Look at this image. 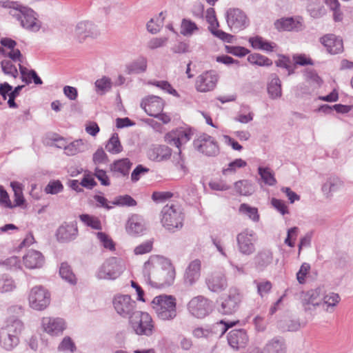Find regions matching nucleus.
<instances>
[{
    "instance_id": "f257e3e1",
    "label": "nucleus",
    "mask_w": 353,
    "mask_h": 353,
    "mask_svg": "<svg viewBox=\"0 0 353 353\" xmlns=\"http://www.w3.org/2000/svg\"><path fill=\"white\" fill-rule=\"evenodd\" d=\"M144 281L155 288H163L173 284L175 269L170 261L163 256H151L144 263Z\"/></svg>"
},
{
    "instance_id": "f03ea898",
    "label": "nucleus",
    "mask_w": 353,
    "mask_h": 353,
    "mask_svg": "<svg viewBox=\"0 0 353 353\" xmlns=\"http://www.w3.org/2000/svg\"><path fill=\"white\" fill-rule=\"evenodd\" d=\"M25 329L23 322L16 316L6 319L0 327V347L11 352L20 343V336Z\"/></svg>"
},
{
    "instance_id": "7ed1b4c3",
    "label": "nucleus",
    "mask_w": 353,
    "mask_h": 353,
    "mask_svg": "<svg viewBox=\"0 0 353 353\" xmlns=\"http://www.w3.org/2000/svg\"><path fill=\"white\" fill-rule=\"evenodd\" d=\"M184 214L180 205L176 203L166 204L161 212V222L168 231L174 232L182 228Z\"/></svg>"
},
{
    "instance_id": "20e7f679",
    "label": "nucleus",
    "mask_w": 353,
    "mask_h": 353,
    "mask_svg": "<svg viewBox=\"0 0 353 353\" xmlns=\"http://www.w3.org/2000/svg\"><path fill=\"white\" fill-rule=\"evenodd\" d=\"M14 5L10 6V13L21 23V26L30 32H38L41 27V22L38 19V14L31 8L23 6L18 2L14 1Z\"/></svg>"
},
{
    "instance_id": "39448f33",
    "label": "nucleus",
    "mask_w": 353,
    "mask_h": 353,
    "mask_svg": "<svg viewBox=\"0 0 353 353\" xmlns=\"http://www.w3.org/2000/svg\"><path fill=\"white\" fill-rule=\"evenodd\" d=\"M152 307L157 316L163 321H170L176 316V299L171 295L161 294L154 298Z\"/></svg>"
},
{
    "instance_id": "423d86ee",
    "label": "nucleus",
    "mask_w": 353,
    "mask_h": 353,
    "mask_svg": "<svg viewBox=\"0 0 353 353\" xmlns=\"http://www.w3.org/2000/svg\"><path fill=\"white\" fill-rule=\"evenodd\" d=\"M125 263L121 258L110 257L97 270L95 276L99 280H115L124 271Z\"/></svg>"
},
{
    "instance_id": "0eeeda50",
    "label": "nucleus",
    "mask_w": 353,
    "mask_h": 353,
    "mask_svg": "<svg viewBox=\"0 0 353 353\" xmlns=\"http://www.w3.org/2000/svg\"><path fill=\"white\" fill-rule=\"evenodd\" d=\"M235 322L227 323L223 320L205 327H197L192 330V335L196 339H205L211 341L221 337Z\"/></svg>"
},
{
    "instance_id": "6e6552de",
    "label": "nucleus",
    "mask_w": 353,
    "mask_h": 353,
    "mask_svg": "<svg viewBox=\"0 0 353 353\" xmlns=\"http://www.w3.org/2000/svg\"><path fill=\"white\" fill-rule=\"evenodd\" d=\"M192 137V134L189 130L179 128L167 133L165 136V141L167 143L175 146L179 149V161L176 163L177 167L181 170L185 171L183 160L181 157V147L188 143Z\"/></svg>"
},
{
    "instance_id": "1a4fd4ad",
    "label": "nucleus",
    "mask_w": 353,
    "mask_h": 353,
    "mask_svg": "<svg viewBox=\"0 0 353 353\" xmlns=\"http://www.w3.org/2000/svg\"><path fill=\"white\" fill-rule=\"evenodd\" d=\"M28 300L31 309L43 311L50 303V293L44 287L36 285L30 290Z\"/></svg>"
},
{
    "instance_id": "9d476101",
    "label": "nucleus",
    "mask_w": 353,
    "mask_h": 353,
    "mask_svg": "<svg viewBox=\"0 0 353 353\" xmlns=\"http://www.w3.org/2000/svg\"><path fill=\"white\" fill-rule=\"evenodd\" d=\"M112 305L116 312L122 318L129 320L139 310L137 303L128 294H117L113 297Z\"/></svg>"
},
{
    "instance_id": "9b49d317",
    "label": "nucleus",
    "mask_w": 353,
    "mask_h": 353,
    "mask_svg": "<svg viewBox=\"0 0 353 353\" xmlns=\"http://www.w3.org/2000/svg\"><path fill=\"white\" fill-rule=\"evenodd\" d=\"M130 324L134 332L138 335L151 336L154 325L152 317L147 312L138 311L129 320Z\"/></svg>"
},
{
    "instance_id": "f8f14e48",
    "label": "nucleus",
    "mask_w": 353,
    "mask_h": 353,
    "mask_svg": "<svg viewBox=\"0 0 353 353\" xmlns=\"http://www.w3.org/2000/svg\"><path fill=\"white\" fill-rule=\"evenodd\" d=\"M187 309L192 316L203 319L212 312L213 305L211 301L200 295L193 297L188 302Z\"/></svg>"
},
{
    "instance_id": "ddd939ff",
    "label": "nucleus",
    "mask_w": 353,
    "mask_h": 353,
    "mask_svg": "<svg viewBox=\"0 0 353 353\" xmlns=\"http://www.w3.org/2000/svg\"><path fill=\"white\" fill-rule=\"evenodd\" d=\"M228 26L233 32H239L249 25L248 18L244 11L236 8H230L225 12Z\"/></svg>"
},
{
    "instance_id": "4468645a",
    "label": "nucleus",
    "mask_w": 353,
    "mask_h": 353,
    "mask_svg": "<svg viewBox=\"0 0 353 353\" xmlns=\"http://www.w3.org/2000/svg\"><path fill=\"white\" fill-rule=\"evenodd\" d=\"M194 148L207 157H216L220 149L215 139L207 134H202L194 141Z\"/></svg>"
},
{
    "instance_id": "2eb2a0df",
    "label": "nucleus",
    "mask_w": 353,
    "mask_h": 353,
    "mask_svg": "<svg viewBox=\"0 0 353 353\" xmlns=\"http://www.w3.org/2000/svg\"><path fill=\"white\" fill-rule=\"evenodd\" d=\"M256 241V234L252 230L245 229L238 234L236 236V242L239 252L246 256L254 253Z\"/></svg>"
},
{
    "instance_id": "dca6fc26",
    "label": "nucleus",
    "mask_w": 353,
    "mask_h": 353,
    "mask_svg": "<svg viewBox=\"0 0 353 353\" xmlns=\"http://www.w3.org/2000/svg\"><path fill=\"white\" fill-rule=\"evenodd\" d=\"M219 74L214 70L205 71L199 74L194 83L195 89L199 92H208L214 90L219 81Z\"/></svg>"
},
{
    "instance_id": "f3484780",
    "label": "nucleus",
    "mask_w": 353,
    "mask_h": 353,
    "mask_svg": "<svg viewBox=\"0 0 353 353\" xmlns=\"http://www.w3.org/2000/svg\"><path fill=\"white\" fill-rule=\"evenodd\" d=\"M241 299L242 295L239 290L230 289L228 295L222 301L219 312L225 315L234 314L238 310Z\"/></svg>"
},
{
    "instance_id": "a211bd4d",
    "label": "nucleus",
    "mask_w": 353,
    "mask_h": 353,
    "mask_svg": "<svg viewBox=\"0 0 353 353\" xmlns=\"http://www.w3.org/2000/svg\"><path fill=\"white\" fill-rule=\"evenodd\" d=\"M125 229L129 236L138 237L145 234L148 227L143 216L139 214H132L128 219Z\"/></svg>"
},
{
    "instance_id": "6ab92c4d",
    "label": "nucleus",
    "mask_w": 353,
    "mask_h": 353,
    "mask_svg": "<svg viewBox=\"0 0 353 353\" xmlns=\"http://www.w3.org/2000/svg\"><path fill=\"white\" fill-rule=\"evenodd\" d=\"M301 302L304 310L306 312H312L316 307L321 306L323 299V292L319 288L303 292L301 294Z\"/></svg>"
},
{
    "instance_id": "aec40b11",
    "label": "nucleus",
    "mask_w": 353,
    "mask_h": 353,
    "mask_svg": "<svg viewBox=\"0 0 353 353\" xmlns=\"http://www.w3.org/2000/svg\"><path fill=\"white\" fill-rule=\"evenodd\" d=\"M41 325L43 330L51 336L61 334L66 327L64 319L59 317L44 316Z\"/></svg>"
},
{
    "instance_id": "412c9836",
    "label": "nucleus",
    "mask_w": 353,
    "mask_h": 353,
    "mask_svg": "<svg viewBox=\"0 0 353 353\" xmlns=\"http://www.w3.org/2000/svg\"><path fill=\"white\" fill-rule=\"evenodd\" d=\"M74 34L77 39L79 42H82L88 37H97L99 34V32L92 21H81L77 23Z\"/></svg>"
},
{
    "instance_id": "4be33fe9",
    "label": "nucleus",
    "mask_w": 353,
    "mask_h": 353,
    "mask_svg": "<svg viewBox=\"0 0 353 353\" xmlns=\"http://www.w3.org/2000/svg\"><path fill=\"white\" fill-rule=\"evenodd\" d=\"M141 107L149 116H157L159 113L162 112L164 102L159 97L151 95L142 100Z\"/></svg>"
},
{
    "instance_id": "5701e85b",
    "label": "nucleus",
    "mask_w": 353,
    "mask_h": 353,
    "mask_svg": "<svg viewBox=\"0 0 353 353\" xmlns=\"http://www.w3.org/2000/svg\"><path fill=\"white\" fill-rule=\"evenodd\" d=\"M248 341L247 332L243 329L232 330L228 334V344L234 350L244 348Z\"/></svg>"
},
{
    "instance_id": "b1692460",
    "label": "nucleus",
    "mask_w": 353,
    "mask_h": 353,
    "mask_svg": "<svg viewBox=\"0 0 353 353\" xmlns=\"http://www.w3.org/2000/svg\"><path fill=\"white\" fill-rule=\"evenodd\" d=\"M201 276V261L195 259L190 263L184 273V283L192 286L199 280Z\"/></svg>"
},
{
    "instance_id": "393cba45",
    "label": "nucleus",
    "mask_w": 353,
    "mask_h": 353,
    "mask_svg": "<svg viewBox=\"0 0 353 353\" xmlns=\"http://www.w3.org/2000/svg\"><path fill=\"white\" fill-rule=\"evenodd\" d=\"M77 234V227L74 223H65L59 226L56 232L57 240L63 243L74 240Z\"/></svg>"
},
{
    "instance_id": "a878e982",
    "label": "nucleus",
    "mask_w": 353,
    "mask_h": 353,
    "mask_svg": "<svg viewBox=\"0 0 353 353\" xmlns=\"http://www.w3.org/2000/svg\"><path fill=\"white\" fill-rule=\"evenodd\" d=\"M208 288L214 292L223 291L228 286L227 280L222 273H213L206 279Z\"/></svg>"
},
{
    "instance_id": "bb28decb",
    "label": "nucleus",
    "mask_w": 353,
    "mask_h": 353,
    "mask_svg": "<svg viewBox=\"0 0 353 353\" xmlns=\"http://www.w3.org/2000/svg\"><path fill=\"white\" fill-rule=\"evenodd\" d=\"M172 150L166 145H158L151 147L148 152V157L153 161H163L170 159Z\"/></svg>"
},
{
    "instance_id": "cd10ccee",
    "label": "nucleus",
    "mask_w": 353,
    "mask_h": 353,
    "mask_svg": "<svg viewBox=\"0 0 353 353\" xmlns=\"http://www.w3.org/2000/svg\"><path fill=\"white\" fill-rule=\"evenodd\" d=\"M273 261V253L270 250H262L254 257V268L257 271L265 270Z\"/></svg>"
},
{
    "instance_id": "c85d7f7f",
    "label": "nucleus",
    "mask_w": 353,
    "mask_h": 353,
    "mask_svg": "<svg viewBox=\"0 0 353 353\" xmlns=\"http://www.w3.org/2000/svg\"><path fill=\"white\" fill-rule=\"evenodd\" d=\"M25 266L28 269L40 268L44 264L45 259L43 254L37 250H29L23 257Z\"/></svg>"
},
{
    "instance_id": "c756f323",
    "label": "nucleus",
    "mask_w": 353,
    "mask_h": 353,
    "mask_svg": "<svg viewBox=\"0 0 353 353\" xmlns=\"http://www.w3.org/2000/svg\"><path fill=\"white\" fill-rule=\"evenodd\" d=\"M321 42L330 54H336L343 51L342 40L334 34H327L323 37L321 39Z\"/></svg>"
},
{
    "instance_id": "7c9ffc66",
    "label": "nucleus",
    "mask_w": 353,
    "mask_h": 353,
    "mask_svg": "<svg viewBox=\"0 0 353 353\" xmlns=\"http://www.w3.org/2000/svg\"><path fill=\"white\" fill-rule=\"evenodd\" d=\"M132 163L127 159H121L114 161L110 165V170L116 177L128 176Z\"/></svg>"
},
{
    "instance_id": "2f4dec72",
    "label": "nucleus",
    "mask_w": 353,
    "mask_h": 353,
    "mask_svg": "<svg viewBox=\"0 0 353 353\" xmlns=\"http://www.w3.org/2000/svg\"><path fill=\"white\" fill-rule=\"evenodd\" d=\"M248 41L254 49L266 52H273L276 47L274 43L268 41L260 36L251 37Z\"/></svg>"
},
{
    "instance_id": "473e14b6",
    "label": "nucleus",
    "mask_w": 353,
    "mask_h": 353,
    "mask_svg": "<svg viewBox=\"0 0 353 353\" xmlns=\"http://www.w3.org/2000/svg\"><path fill=\"white\" fill-rule=\"evenodd\" d=\"M274 27L279 31L298 30L301 24L292 17L281 18L274 22Z\"/></svg>"
},
{
    "instance_id": "72a5a7b5",
    "label": "nucleus",
    "mask_w": 353,
    "mask_h": 353,
    "mask_svg": "<svg viewBox=\"0 0 353 353\" xmlns=\"http://www.w3.org/2000/svg\"><path fill=\"white\" fill-rule=\"evenodd\" d=\"M261 353H285V346L283 339L274 337L268 341Z\"/></svg>"
},
{
    "instance_id": "f704fd0d",
    "label": "nucleus",
    "mask_w": 353,
    "mask_h": 353,
    "mask_svg": "<svg viewBox=\"0 0 353 353\" xmlns=\"http://www.w3.org/2000/svg\"><path fill=\"white\" fill-rule=\"evenodd\" d=\"M343 181L337 176H330L322 185V191L330 196L333 192L339 191L343 188Z\"/></svg>"
},
{
    "instance_id": "c9c22d12",
    "label": "nucleus",
    "mask_w": 353,
    "mask_h": 353,
    "mask_svg": "<svg viewBox=\"0 0 353 353\" xmlns=\"http://www.w3.org/2000/svg\"><path fill=\"white\" fill-rule=\"evenodd\" d=\"M87 150L86 142L83 139H77L70 143H68L65 148V154L73 156L78 153H81Z\"/></svg>"
},
{
    "instance_id": "e433bc0d",
    "label": "nucleus",
    "mask_w": 353,
    "mask_h": 353,
    "mask_svg": "<svg viewBox=\"0 0 353 353\" xmlns=\"http://www.w3.org/2000/svg\"><path fill=\"white\" fill-rule=\"evenodd\" d=\"M147 66L148 62L146 58L140 57L128 65V73L131 74L144 72L147 69Z\"/></svg>"
},
{
    "instance_id": "4c0bfd02",
    "label": "nucleus",
    "mask_w": 353,
    "mask_h": 353,
    "mask_svg": "<svg viewBox=\"0 0 353 353\" xmlns=\"http://www.w3.org/2000/svg\"><path fill=\"white\" fill-rule=\"evenodd\" d=\"M268 92L272 99L280 98L282 95L281 84L279 78L274 76L268 85Z\"/></svg>"
},
{
    "instance_id": "58836bf2",
    "label": "nucleus",
    "mask_w": 353,
    "mask_h": 353,
    "mask_svg": "<svg viewBox=\"0 0 353 353\" xmlns=\"http://www.w3.org/2000/svg\"><path fill=\"white\" fill-rule=\"evenodd\" d=\"M340 296L338 294L332 292L327 295L323 294V299L321 302V307L326 312H332L334 307L339 303Z\"/></svg>"
},
{
    "instance_id": "ea45409f",
    "label": "nucleus",
    "mask_w": 353,
    "mask_h": 353,
    "mask_svg": "<svg viewBox=\"0 0 353 353\" xmlns=\"http://www.w3.org/2000/svg\"><path fill=\"white\" fill-rule=\"evenodd\" d=\"M240 214L246 216L249 219L254 223H257L260 220V215L258 209L252 207L247 203H241L239 208Z\"/></svg>"
},
{
    "instance_id": "a19ab883",
    "label": "nucleus",
    "mask_w": 353,
    "mask_h": 353,
    "mask_svg": "<svg viewBox=\"0 0 353 353\" xmlns=\"http://www.w3.org/2000/svg\"><path fill=\"white\" fill-rule=\"evenodd\" d=\"M14 279L6 274H0V293L5 294L14 291L16 289Z\"/></svg>"
},
{
    "instance_id": "79ce46f5",
    "label": "nucleus",
    "mask_w": 353,
    "mask_h": 353,
    "mask_svg": "<svg viewBox=\"0 0 353 353\" xmlns=\"http://www.w3.org/2000/svg\"><path fill=\"white\" fill-rule=\"evenodd\" d=\"M258 173L265 184L273 186L276 183L274 172L269 168L259 167Z\"/></svg>"
},
{
    "instance_id": "37998d69",
    "label": "nucleus",
    "mask_w": 353,
    "mask_h": 353,
    "mask_svg": "<svg viewBox=\"0 0 353 353\" xmlns=\"http://www.w3.org/2000/svg\"><path fill=\"white\" fill-rule=\"evenodd\" d=\"M235 189L236 192L243 196L251 195L254 192V187L249 181L242 180L235 183Z\"/></svg>"
},
{
    "instance_id": "c03bdc74",
    "label": "nucleus",
    "mask_w": 353,
    "mask_h": 353,
    "mask_svg": "<svg viewBox=\"0 0 353 353\" xmlns=\"http://www.w3.org/2000/svg\"><path fill=\"white\" fill-rule=\"evenodd\" d=\"M248 61L252 65L259 66H270L272 64L271 59L258 53L251 54L248 57Z\"/></svg>"
},
{
    "instance_id": "a18cd8bd",
    "label": "nucleus",
    "mask_w": 353,
    "mask_h": 353,
    "mask_svg": "<svg viewBox=\"0 0 353 353\" xmlns=\"http://www.w3.org/2000/svg\"><path fill=\"white\" fill-rule=\"evenodd\" d=\"M199 30L197 25L190 19H183L181 26V34L185 37L192 36Z\"/></svg>"
},
{
    "instance_id": "49530a36",
    "label": "nucleus",
    "mask_w": 353,
    "mask_h": 353,
    "mask_svg": "<svg viewBox=\"0 0 353 353\" xmlns=\"http://www.w3.org/2000/svg\"><path fill=\"white\" fill-rule=\"evenodd\" d=\"M59 274L63 279L70 284L76 283L75 275L71 270L70 265L67 263H62L59 268Z\"/></svg>"
},
{
    "instance_id": "de8ad7c7",
    "label": "nucleus",
    "mask_w": 353,
    "mask_h": 353,
    "mask_svg": "<svg viewBox=\"0 0 353 353\" xmlns=\"http://www.w3.org/2000/svg\"><path fill=\"white\" fill-rule=\"evenodd\" d=\"M247 165V163L242 159H236L234 161L230 162L227 168H224L222 170L223 175H228L234 174L239 168H244Z\"/></svg>"
},
{
    "instance_id": "09e8293b",
    "label": "nucleus",
    "mask_w": 353,
    "mask_h": 353,
    "mask_svg": "<svg viewBox=\"0 0 353 353\" xmlns=\"http://www.w3.org/2000/svg\"><path fill=\"white\" fill-rule=\"evenodd\" d=\"M106 150L112 154H118L122 150V146L117 134H114L105 145Z\"/></svg>"
},
{
    "instance_id": "8fccbe9b",
    "label": "nucleus",
    "mask_w": 353,
    "mask_h": 353,
    "mask_svg": "<svg viewBox=\"0 0 353 353\" xmlns=\"http://www.w3.org/2000/svg\"><path fill=\"white\" fill-rule=\"evenodd\" d=\"M96 91L100 94H103L112 88V82L110 78L103 77L95 81Z\"/></svg>"
},
{
    "instance_id": "3c124183",
    "label": "nucleus",
    "mask_w": 353,
    "mask_h": 353,
    "mask_svg": "<svg viewBox=\"0 0 353 353\" xmlns=\"http://www.w3.org/2000/svg\"><path fill=\"white\" fill-rule=\"evenodd\" d=\"M254 284L256 285L258 294L261 298L267 295L271 291L272 288V283L266 280H255L254 281Z\"/></svg>"
},
{
    "instance_id": "603ef678",
    "label": "nucleus",
    "mask_w": 353,
    "mask_h": 353,
    "mask_svg": "<svg viewBox=\"0 0 353 353\" xmlns=\"http://www.w3.org/2000/svg\"><path fill=\"white\" fill-rule=\"evenodd\" d=\"M79 219L85 225L94 230H100L101 228V221L96 216L83 214L79 216Z\"/></svg>"
},
{
    "instance_id": "864d4df0",
    "label": "nucleus",
    "mask_w": 353,
    "mask_h": 353,
    "mask_svg": "<svg viewBox=\"0 0 353 353\" xmlns=\"http://www.w3.org/2000/svg\"><path fill=\"white\" fill-rule=\"evenodd\" d=\"M0 265L8 270L21 268V261L19 257L12 256L5 260H0Z\"/></svg>"
},
{
    "instance_id": "5fc2aeb1",
    "label": "nucleus",
    "mask_w": 353,
    "mask_h": 353,
    "mask_svg": "<svg viewBox=\"0 0 353 353\" xmlns=\"http://www.w3.org/2000/svg\"><path fill=\"white\" fill-rule=\"evenodd\" d=\"M3 73L13 78H17L19 73L17 67L9 60H3L1 63Z\"/></svg>"
},
{
    "instance_id": "6e6d98bb",
    "label": "nucleus",
    "mask_w": 353,
    "mask_h": 353,
    "mask_svg": "<svg viewBox=\"0 0 353 353\" xmlns=\"http://www.w3.org/2000/svg\"><path fill=\"white\" fill-rule=\"evenodd\" d=\"M150 84L153 85L157 88H159L162 90L174 96L179 97V95L177 91L172 88L170 83L166 81H154L150 82Z\"/></svg>"
},
{
    "instance_id": "4d7b16f0",
    "label": "nucleus",
    "mask_w": 353,
    "mask_h": 353,
    "mask_svg": "<svg viewBox=\"0 0 353 353\" xmlns=\"http://www.w3.org/2000/svg\"><path fill=\"white\" fill-rule=\"evenodd\" d=\"M276 66L286 69L288 74L290 75L294 72V66L288 57L281 55L276 62Z\"/></svg>"
},
{
    "instance_id": "13d9d810",
    "label": "nucleus",
    "mask_w": 353,
    "mask_h": 353,
    "mask_svg": "<svg viewBox=\"0 0 353 353\" xmlns=\"http://www.w3.org/2000/svg\"><path fill=\"white\" fill-rule=\"evenodd\" d=\"M96 234L97 239L104 248L108 249L111 251L114 250V243L108 234L102 232H98Z\"/></svg>"
},
{
    "instance_id": "bf43d9fd",
    "label": "nucleus",
    "mask_w": 353,
    "mask_h": 353,
    "mask_svg": "<svg viewBox=\"0 0 353 353\" xmlns=\"http://www.w3.org/2000/svg\"><path fill=\"white\" fill-rule=\"evenodd\" d=\"M63 186L59 180L50 181L45 188L47 194H57L63 191Z\"/></svg>"
},
{
    "instance_id": "052dcab7",
    "label": "nucleus",
    "mask_w": 353,
    "mask_h": 353,
    "mask_svg": "<svg viewBox=\"0 0 353 353\" xmlns=\"http://www.w3.org/2000/svg\"><path fill=\"white\" fill-rule=\"evenodd\" d=\"M163 12L159 14V17L157 19V22L155 23L154 19H150L147 23V30L152 34H157L159 32L161 27L163 26Z\"/></svg>"
},
{
    "instance_id": "680f3d73",
    "label": "nucleus",
    "mask_w": 353,
    "mask_h": 353,
    "mask_svg": "<svg viewBox=\"0 0 353 353\" xmlns=\"http://www.w3.org/2000/svg\"><path fill=\"white\" fill-rule=\"evenodd\" d=\"M153 241L148 240L139 245L136 246L134 249V253L136 255H142L149 253L152 250Z\"/></svg>"
},
{
    "instance_id": "e2e57ef3",
    "label": "nucleus",
    "mask_w": 353,
    "mask_h": 353,
    "mask_svg": "<svg viewBox=\"0 0 353 353\" xmlns=\"http://www.w3.org/2000/svg\"><path fill=\"white\" fill-rule=\"evenodd\" d=\"M114 204L121 206H135L136 201L130 195L125 194L116 198Z\"/></svg>"
},
{
    "instance_id": "0e129e2a",
    "label": "nucleus",
    "mask_w": 353,
    "mask_h": 353,
    "mask_svg": "<svg viewBox=\"0 0 353 353\" xmlns=\"http://www.w3.org/2000/svg\"><path fill=\"white\" fill-rule=\"evenodd\" d=\"M92 161L94 165L105 164L108 163V156L103 148L97 150L93 154Z\"/></svg>"
},
{
    "instance_id": "69168bd1",
    "label": "nucleus",
    "mask_w": 353,
    "mask_h": 353,
    "mask_svg": "<svg viewBox=\"0 0 353 353\" xmlns=\"http://www.w3.org/2000/svg\"><path fill=\"white\" fill-rule=\"evenodd\" d=\"M271 204L281 214L285 215L289 214L288 208L283 200L272 198L271 199Z\"/></svg>"
},
{
    "instance_id": "338daca9",
    "label": "nucleus",
    "mask_w": 353,
    "mask_h": 353,
    "mask_svg": "<svg viewBox=\"0 0 353 353\" xmlns=\"http://www.w3.org/2000/svg\"><path fill=\"white\" fill-rule=\"evenodd\" d=\"M226 51L230 54L239 57H243L250 52V50L244 47L234 46H227Z\"/></svg>"
},
{
    "instance_id": "774afa93",
    "label": "nucleus",
    "mask_w": 353,
    "mask_h": 353,
    "mask_svg": "<svg viewBox=\"0 0 353 353\" xmlns=\"http://www.w3.org/2000/svg\"><path fill=\"white\" fill-rule=\"evenodd\" d=\"M310 270V265L307 263H303L298 272L296 273V279L300 284L305 283V277Z\"/></svg>"
}]
</instances>
